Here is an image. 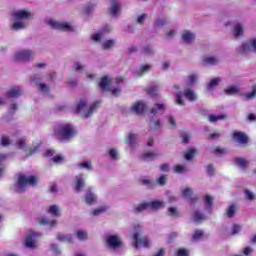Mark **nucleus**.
I'll list each match as a JSON object with an SVG mask.
<instances>
[{"mask_svg": "<svg viewBox=\"0 0 256 256\" xmlns=\"http://www.w3.org/2000/svg\"><path fill=\"white\" fill-rule=\"evenodd\" d=\"M77 135V130L73 125L66 123V124H59L54 129V137L61 143H65V141H71Z\"/></svg>", "mask_w": 256, "mask_h": 256, "instance_id": "1", "label": "nucleus"}, {"mask_svg": "<svg viewBox=\"0 0 256 256\" xmlns=\"http://www.w3.org/2000/svg\"><path fill=\"white\" fill-rule=\"evenodd\" d=\"M39 183V176H25L24 174H18L17 181L15 184V190L17 193H25L29 185L31 187H37Z\"/></svg>", "mask_w": 256, "mask_h": 256, "instance_id": "2", "label": "nucleus"}, {"mask_svg": "<svg viewBox=\"0 0 256 256\" xmlns=\"http://www.w3.org/2000/svg\"><path fill=\"white\" fill-rule=\"evenodd\" d=\"M142 232H136L133 234L132 239L134 240L133 242V247L135 249H139V247H144L145 249H149L151 247V240H149V237L147 236H141Z\"/></svg>", "mask_w": 256, "mask_h": 256, "instance_id": "3", "label": "nucleus"}, {"mask_svg": "<svg viewBox=\"0 0 256 256\" xmlns=\"http://www.w3.org/2000/svg\"><path fill=\"white\" fill-rule=\"evenodd\" d=\"M106 243L110 249H119L123 245V240L117 235H110L107 237Z\"/></svg>", "mask_w": 256, "mask_h": 256, "instance_id": "4", "label": "nucleus"}, {"mask_svg": "<svg viewBox=\"0 0 256 256\" xmlns=\"http://www.w3.org/2000/svg\"><path fill=\"white\" fill-rule=\"evenodd\" d=\"M232 139L237 143H240V145H247L249 143V136H247L245 132L235 131L232 134Z\"/></svg>", "mask_w": 256, "mask_h": 256, "instance_id": "5", "label": "nucleus"}, {"mask_svg": "<svg viewBox=\"0 0 256 256\" xmlns=\"http://www.w3.org/2000/svg\"><path fill=\"white\" fill-rule=\"evenodd\" d=\"M33 57V51L22 50L17 52L14 56L15 61H30Z\"/></svg>", "mask_w": 256, "mask_h": 256, "instance_id": "6", "label": "nucleus"}, {"mask_svg": "<svg viewBox=\"0 0 256 256\" xmlns=\"http://www.w3.org/2000/svg\"><path fill=\"white\" fill-rule=\"evenodd\" d=\"M49 23L53 29H59L60 31H73V27L67 22L59 23L55 20H50Z\"/></svg>", "mask_w": 256, "mask_h": 256, "instance_id": "7", "label": "nucleus"}, {"mask_svg": "<svg viewBox=\"0 0 256 256\" xmlns=\"http://www.w3.org/2000/svg\"><path fill=\"white\" fill-rule=\"evenodd\" d=\"M157 157H161V153H159V150H150L140 155V159L142 161H153V159H157Z\"/></svg>", "mask_w": 256, "mask_h": 256, "instance_id": "8", "label": "nucleus"}, {"mask_svg": "<svg viewBox=\"0 0 256 256\" xmlns=\"http://www.w3.org/2000/svg\"><path fill=\"white\" fill-rule=\"evenodd\" d=\"M22 95L23 90L19 86H14L6 92V97H8V99H17V97H21Z\"/></svg>", "mask_w": 256, "mask_h": 256, "instance_id": "9", "label": "nucleus"}, {"mask_svg": "<svg viewBox=\"0 0 256 256\" xmlns=\"http://www.w3.org/2000/svg\"><path fill=\"white\" fill-rule=\"evenodd\" d=\"M109 85H111V79L107 76H103L99 82L100 89H102V91H111V87Z\"/></svg>", "mask_w": 256, "mask_h": 256, "instance_id": "10", "label": "nucleus"}, {"mask_svg": "<svg viewBox=\"0 0 256 256\" xmlns=\"http://www.w3.org/2000/svg\"><path fill=\"white\" fill-rule=\"evenodd\" d=\"M145 109H147V106L141 101L136 102L132 106V111H135L137 115H143V113H145Z\"/></svg>", "mask_w": 256, "mask_h": 256, "instance_id": "11", "label": "nucleus"}, {"mask_svg": "<svg viewBox=\"0 0 256 256\" xmlns=\"http://www.w3.org/2000/svg\"><path fill=\"white\" fill-rule=\"evenodd\" d=\"M74 189L77 193H81V190L83 187H85V179H83L81 176H76L74 180Z\"/></svg>", "mask_w": 256, "mask_h": 256, "instance_id": "12", "label": "nucleus"}, {"mask_svg": "<svg viewBox=\"0 0 256 256\" xmlns=\"http://www.w3.org/2000/svg\"><path fill=\"white\" fill-rule=\"evenodd\" d=\"M85 201L87 205H93L95 201H97V196L91 191V188L87 189V193L85 195Z\"/></svg>", "mask_w": 256, "mask_h": 256, "instance_id": "13", "label": "nucleus"}, {"mask_svg": "<svg viewBox=\"0 0 256 256\" xmlns=\"http://www.w3.org/2000/svg\"><path fill=\"white\" fill-rule=\"evenodd\" d=\"M167 111V107H165V104L156 103L155 108H152L150 112L152 115H157V113H160V115H163Z\"/></svg>", "mask_w": 256, "mask_h": 256, "instance_id": "14", "label": "nucleus"}, {"mask_svg": "<svg viewBox=\"0 0 256 256\" xmlns=\"http://www.w3.org/2000/svg\"><path fill=\"white\" fill-rule=\"evenodd\" d=\"M13 16L17 20L29 19V17H31V13L26 10H19L18 12H15Z\"/></svg>", "mask_w": 256, "mask_h": 256, "instance_id": "15", "label": "nucleus"}, {"mask_svg": "<svg viewBox=\"0 0 256 256\" xmlns=\"http://www.w3.org/2000/svg\"><path fill=\"white\" fill-rule=\"evenodd\" d=\"M182 39L185 43H193L195 41V34L189 32V30H185L182 34Z\"/></svg>", "mask_w": 256, "mask_h": 256, "instance_id": "16", "label": "nucleus"}, {"mask_svg": "<svg viewBox=\"0 0 256 256\" xmlns=\"http://www.w3.org/2000/svg\"><path fill=\"white\" fill-rule=\"evenodd\" d=\"M112 6L110 9V13L111 15H113V17H115L117 15V13H119L120 9H121V5H119L118 0H111Z\"/></svg>", "mask_w": 256, "mask_h": 256, "instance_id": "17", "label": "nucleus"}, {"mask_svg": "<svg viewBox=\"0 0 256 256\" xmlns=\"http://www.w3.org/2000/svg\"><path fill=\"white\" fill-rule=\"evenodd\" d=\"M136 139H137V136L133 133H130L127 136L126 143H127V145H129V147H131V149H135Z\"/></svg>", "mask_w": 256, "mask_h": 256, "instance_id": "18", "label": "nucleus"}, {"mask_svg": "<svg viewBox=\"0 0 256 256\" xmlns=\"http://www.w3.org/2000/svg\"><path fill=\"white\" fill-rule=\"evenodd\" d=\"M33 237H35V232H32L31 234H28L26 236L25 246L33 249L35 247V242H33Z\"/></svg>", "mask_w": 256, "mask_h": 256, "instance_id": "19", "label": "nucleus"}, {"mask_svg": "<svg viewBox=\"0 0 256 256\" xmlns=\"http://www.w3.org/2000/svg\"><path fill=\"white\" fill-rule=\"evenodd\" d=\"M99 109V102H94L88 109L87 113L85 114L86 119L91 117L95 111Z\"/></svg>", "mask_w": 256, "mask_h": 256, "instance_id": "20", "label": "nucleus"}, {"mask_svg": "<svg viewBox=\"0 0 256 256\" xmlns=\"http://www.w3.org/2000/svg\"><path fill=\"white\" fill-rule=\"evenodd\" d=\"M149 203V207H151V209H161V207H165V203L163 201H159V200H154Z\"/></svg>", "mask_w": 256, "mask_h": 256, "instance_id": "21", "label": "nucleus"}, {"mask_svg": "<svg viewBox=\"0 0 256 256\" xmlns=\"http://www.w3.org/2000/svg\"><path fill=\"white\" fill-rule=\"evenodd\" d=\"M235 213H237V206H235V204H232L226 210V217H228V219H231V217H233Z\"/></svg>", "mask_w": 256, "mask_h": 256, "instance_id": "22", "label": "nucleus"}, {"mask_svg": "<svg viewBox=\"0 0 256 256\" xmlns=\"http://www.w3.org/2000/svg\"><path fill=\"white\" fill-rule=\"evenodd\" d=\"M151 71V65L150 64H145L140 67V70L138 71V77H143L145 73H149Z\"/></svg>", "mask_w": 256, "mask_h": 256, "instance_id": "23", "label": "nucleus"}, {"mask_svg": "<svg viewBox=\"0 0 256 256\" xmlns=\"http://www.w3.org/2000/svg\"><path fill=\"white\" fill-rule=\"evenodd\" d=\"M57 239L58 241H63L64 243H73V236L71 235L58 234Z\"/></svg>", "mask_w": 256, "mask_h": 256, "instance_id": "24", "label": "nucleus"}, {"mask_svg": "<svg viewBox=\"0 0 256 256\" xmlns=\"http://www.w3.org/2000/svg\"><path fill=\"white\" fill-rule=\"evenodd\" d=\"M223 119H225V115L224 114H220V115H213V114H211L208 117V121L210 123H217V121H221Z\"/></svg>", "mask_w": 256, "mask_h": 256, "instance_id": "25", "label": "nucleus"}, {"mask_svg": "<svg viewBox=\"0 0 256 256\" xmlns=\"http://www.w3.org/2000/svg\"><path fill=\"white\" fill-rule=\"evenodd\" d=\"M185 97L188 101H197V95L191 89L186 90Z\"/></svg>", "mask_w": 256, "mask_h": 256, "instance_id": "26", "label": "nucleus"}, {"mask_svg": "<svg viewBox=\"0 0 256 256\" xmlns=\"http://www.w3.org/2000/svg\"><path fill=\"white\" fill-rule=\"evenodd\" d=\"M86 107H87V99L80 100L76 106L75 113H81V111H83V109H85Z\"/></svg>", "mask_w": 256, "mask_h": 256, "instance_id": "27", "label": "nucleus"}, {"mask_svg": "<svg viewBox=\"0 0 256 256\" xmlns=\"http://www.w3.org/2000/svg\"><path fill=\"white\" fill-rule=\"evenodd\" d=\"M109 210V206H100L92 211V215H101Z\"/></svg>", "mask_w": 256, "mask_h": 256, "instance_id": "28", "label": "nucleus"}, {"mask_svg": "<svg viewBox=\"0 0 256 256\" xmlns=\"http://www.w3.org/2000/svg\"><path fill=\"white\" fill-rule=\"evenodd\" d=\"M48 213H50V215H53V217L61 216V213H59V207H57V205L50 206L48 209Z\"/></svg>", "mask_w": 256, "mask_h": 256, "instance_id": "29", "label": "nucleus"}, {"mask_svg": "<svg viewBox=\"0 0 256 256\" xmlns=\"http://www.w3.org/2000/svg\"><path fill=\"white\" fill-rule=\"evenodd\" d=\"M234 163L238 165L239 167H247L249 165V162L245 158L237 157L234 159Z\"/></svg>", "mask_w": 256, "mask_h": 256, "instance_id": "30", "label": "nucleus"}, {"mask_svg": "<svg viewBox=\"0 0 256 256\" xmlns=\"http://www.w3.org/2000/svg\"><path fill=\"white\" fill-rule=\"evenodd\" d=\"M197 153H198L197 149H190L186 152L184 157L187 161H191V159H193V157H195Z\"/></svg>", "mask_w": 256, "mask_h": 256, "instance_id": "31", "label": "nucleus"}, {"mask_svg": "<svg viewBox=\"0 0 256 256\" xmlns=\"http://www.w3.org/2000/svg\"><path fill=\"white\" fill-rule=\"evenodd\" d=\"M142 185H147L148 189H155V187H157V183L149 179H143Z\"/></svg>", "mask_w": 256, "mask_h": 256, "instance_id": "32", "label": "nucleus"}, {"mask_svg": "<svg viewBox=\"0 0 256 256\" xmlns=\"http://www.w3.org/2000/svg\"><path fill=\"white\" fill-rule=\"evenodd\" d=\"M239 91L238 86H229L225 89L226 95H237V92Z\"/></svg>", "mask_w": 256, "mask_h": 256, "instance_id": "33", "label": "nucleus"}, {"mask_svg": "<svg viewBox=\"0 0 256 256\" xmlns=\"http://www.w3.org/2000/svg\"><path fill=\"white\" fill-rule=\"evenodd\" d=\"M149 207V202H144L142 204H139L135 210H134V213H141L143 211H145V209H148Z\"/></svg>", "mask_w": 256, "mask_h": 256, "instance_id": "34", "label": "nucleus"}, {"mask_svg": "<svg viewBox=\"0 0 256 256\" xmlns=\"http://www.w3.org/2000/svg\"><path fill=\"white\" fill-rule=\"evenodd\" d=\"M213 196H210V195H205L204 196V203L206 204V207L208 209H212L213 207Z\"/></svg>", "mask_w": 256, "mask_h": 256, "instance_id": "35", "label": "nucleus"}, {"mask_svg": "<svg viewBox=\"0 0 256 256\" xmlns=\"http://www.w3.org/2000/svg\"><path fill=\"white\" fill-rule=\"evenodd\" d=\"M202 61L205 65H217L218 60L215 57H205Z\"/></svg>", "mask_w": 256, "mask_h": 256, "instance_id": "36", "label": "nucleus"}, {"mask_svg": "<svg viewBox=\"0 0 256 256\" xmlns=\"http://www.w3.org/2000/svg\"><path fill=\"white\" fill-rule=\"evenodd\" d=\"M240 35H243V26L236 24L234 26V37H240Z\"/></svg>", "mask_w": 256, "mask_h": 256, "instance_id": "37", "label": "nucleus"}, {"mask_svg": "<svg viewBox=\"0 0 256 256\" xmlns=\"http://www.w3.org/2000/svg\"><path fill=\"white\" fill-rule=\"evenodd\" d=\"M193 219H194V221L199 223V221H203V219H205V215L199 211H194Z\"/></svg>", "mask_w": 256, "mask_h": 256, "instance_id": "38", "label": "nucleus"}, {"mask_svg": "<svg viewBox=\"0 0 256 256\" xmlns=\"http://www.w3.org/2000/svg\"><path fill=\"white\" fill-rule=\"evenodd\" d=\"M78 167L80 169H87L88 171H91V169H93V167L91 166V160L79 163Z\"/></svg>", "mask_w": 256, "mask_h": 256, "instance_id": "39", "label": "nucleus"}, {"mask_svg": "<svg viewBox=\"0 0 256 256\" xmlns=\"http://www.w3.org/2000/svg\"><path fill=\"white\" fill-rule=\"evenodd\" d=\"M156 183L161 185V187L167 185V175L162 174L158 179H156Z\"/></svg>", "mask_w": 256, "mask_h": 256, "instance_id": "40", "label": "nucleus"}, {"mask_svg": "<svg viewBox=\"0 0 256 256\" xmlns=\"http://www.w3.org/2000/svg\"><path fill=\"white\" fill-rule=\"evenodd\" d=\"M146 93L147 95H149V97H157V87L155 86L148 87L146 89Z\"/></svg>", "mask_w": 256, "mask_h": 256, "instance_id": "41", "label": "nucleus"}, {"mask_svg": "<svg viewBox=\"0 0 256 256\" xmlns=\"http://www.w3.org/2000/svg\"><path fill=\"white\" fill-rule=\"evenodd\" d=\"M76 237L80 241H87V233L85 231H83V230H78L76 232Z\"/></svg>", "mask_w": 256, "mask_h": 256, "instance_id": "42", "label": "nucleus"}, {"mask_svg": "<svg viewBox=\"0 0 256 256\" xmlns=\"http://www.w3.org/2000/svg\"><path fill=\"white\" fill-rule=\"evenodd\" d=\"M12 29H14V31H19L20 29H25V23L23 22H14L12 24Z\"/></svg>", "mask_w": 256, "mask_h": 256, "instance_id": "43", "label": "nucleus"}, {"mask_svg": "<svg viewBox=\"0 0 256 256\" xmlns=\"http://www.w3.org/2000/svg\"><path fill=\"white\" fill-rule=\"evenodd\" d=\"M16 145L18 149H25L27 145V140H25V138H20L17 140Z\"/></svg>", "mask_w": 256, "mask_h": 256, "instance_id": "44", "label": "nucleus"}, {"mask_svg": "<svg viewBox=\"0 0 256 256\" xmlns=\"http://www.w3.org/2000/svg\"><path fill=\"white\" fill-rule=\"evenodd\" d=\"M221 82V78H214L208 84V89H213V87H217Z\"/></svg>", "mask_w": 256, "mask_h": 256, "instance_id": "45", "label": "nucleus"}, {"mask_svg": "<svg viewBox=\"0 0 256 256\" xmlns=\"http://www.w3.org/2000/svg\"><path fill=\"white\" fill-rule=\"evenodd\" d=\"M256 96V84L252 86V91L245 94L246 99H253Z\"/></svg>", "mask_w": 256, "mask_h": 256, "instance_id": "46", "label": "nucleus"}, {"mask_svg": "<svg viewBox=\"0 0 256 256\" xmlns=\"http://www.w3.org/2000/svg\"><path fill=\"white\" fill-rule=\"evenodd\" d=\"M168 215L170 217H179V211H177V208H175V207H170L168 209Z\"/></svg>", "mask_w": 256, "mask_h": 256, "instance_id": "47", "label": "nucleus"}, {"mask_svg": "<svg viewBox=\"0 0 256 256\" xmlns=\"http://www.w3.org/2000/svg\"><path fill=\"white\" fill-rule=\"evenodd\" d=\"M206 173H208L210 177L215 176V167L213 166V164H209L208 166H206Z\"/></svg>", "mask_w": 256, "mask_h": 256, "instance_id": "48", "label": "nucleus"}, {"mask_svg": "<svg viewBox=\"0 0 256 256\" xmlns=\"http://www.w3.org/2000/svg\"><path fill=\"white\" fill-rule=\"evenodd\" d=\"M115 46V40H107L103 43V49H111Z\"/></svg>", "mask_w": 256, "mask_h": 256, "instance_id": "49", "label": "nucleus"}, {"mask_svg": "<svg viewBox=\"0 0 256 256\" xmlns=\"http://www.w3.org/2000/svg\"><path fill=\"white\" fill-rule=\"evenodd\" d=\"M176 103L177 105H185V103L183 102V92H178L176 95Z\"/></svg>", "mask_w": 256, "mask_h": 256, "instance_id": "50", "label": "nucleus"}, {"mask_svg": "<svg viewBox=\"0 0 256 256\" xmlns=\"http://www.w3.org/2000/svg\"><path fill=\"white\" fill-rule=\"evenodd\" d=\"M180 137L182 139V143H185V144L189 143V139H191V136L187 134V132H182L180 134Z\"/></svg>", "mask_w": 256, "mask_h": 256, "instance_id": "51", "label": "nucleus"}, {"mask_svg": "<svg viewBox=\"0 0 256 256\" xmlns=\"http://www.w3.org/2000/svg\"><path fill=\"white\" fill-rule=\"evenodd\" d=\"M183 195L184 197H187L188 199H191L193 197V189L191 188H186L183 190Z\"/></svg>", "mask_w": 256, "mask_h": 256, "instance_id": "52", "label": "nucleus"}, {"mask_svg": "<svg viewBox=\"0 0 256 256\" xmlns=\"http://www.w3.org/2000/svg\"><path fill=\"white\" fill-rule=\"evenodd\" d=\"M251 51V45L245 43L240 48V53H249Z\"/></svg>", "mask_w": 256, "mask_h": 256, "instance_id": "53", "label": "nucleus"}, {"mask_svg": "<svg viewBox=\"0 0 256 256\" xmlns=\"http://www.w3.org/2000/svg\"><path fill=\"white\" fill-rule=\"evenodd\" d=\"M188 83H189V85H195V83H197V75H195V74L189 75Z\"/></svg>", "mask_w": 256, "mask_h": 256, "instance_id": "54", "label": "nucleus"}, {"mask_svg": "<svg viewBox=\"0 0 256 256\" xmlns=\"http://www.w3.org/2000/svg\"><path fill=\"white\" fill-rule=\"evenodd\" d=\"M239 231H241V225H239V224H234V225L232 226L231 235H237V233H239Z\"/></svg>", "mask_w": 256, "mask_h": 256, "instance_id": "55", "label": "nucleus"}, {"mask_svg": "<svg viewBox=\"0 0 256 256\" xmlns=\"http://www.w3.org/2000/svg\"><path fill=\"white\" fill-rule=\"evenodd\" d=\"M10 144H11V140H9V137L3 136L2 139H1V145L3 147H7Z\"/></svg>", "mask_w": 256, "mask_h": 256, "instance_id": "56", "label": "nucleus"}, {"mask_svg": "<svg viewBox=\"0 0 256 256\" xmlns=\"http://www.w3.org/2000/svg\"><path fill=\"white\" fill-rule=\"evenodd\" d=\"M93 9H95V4H89L84 8V13H86V15H89V13L93 11Z\"/></svg>", "mask_w": 256, "mask_h": 256, "instance_id": "57", "label": "nucleus"}, {"mask_svg": "<svg viewBox=\"0 0 256 256\" xmlns=\"http://www.w3.org/2000/svg\"><path fill=\"white\" fill-rule=\"evenodd\" d=\"M245 195L249 201H253L255 199V194L249 190H245Z\"/></svg>", "mask_w": 256, "mask_h": 256, "instance_id": "58", "label": "nucleus"}, {"mask_svg": "<svg viewBox=\"0 0 256 256\" xmlns=\"http://www.w3.org/2000/svg\"><path fill=\"white\" fill-rule=\"evenodd\" d=\"M203 235V230H195L193 234V239H201V236Z\"/></svg>", "mask_w": 256, "mask_h": 256, "instance_id": "59", "label": "nucleus"}, {"mask_svg": "<svg viewBox=\"0 0 256 256\" xmlns=\"http://www.w3.org/2000/svg\"><path fill=\"white\" fill-rule=\"evenodd\" d=\"M146 20H147V14H142L137 18V23L141 25L145 23Z\"/></svg>", "mask_w": 256, "mask_h": 256, "instance_id": "60", "label": "nucleus"}, {"mask_svg": "<svg viewBox=\"0 0 256 256\" xmlns=\"http://www.w3.org/2000/svg\"><path fill=\"white\" fill-rule=\"evenodd\" d=\"M167 21H165L164 19H158L155 22V27H163L164 25H166Z\"/></svg>", "mask_w": 256, "mask_h": 256, "instance_id": "61", "label": "nucleus"}, {"mask_svg": "<svg viewBox=\"0 0 256 256\" xmlns=\"http://www.w3.org/2000/svg\"><path fill=\"white\" fill-rule=\"evenodd\" d=\"M39 89L43 93H47V91H49V86H47L45 83H40L39 84Z\"/></svg>", "mask_w": 256, "mask_h": 256, "instance_id": "62", "label": "nucleus"}, {"mask_svg": "<svg viewBox=\"0 0 256 256\" xmlns=\"http://www.w3.org/2000/svg\"><path fill=\"white\" fill-rule=\"evenodd\" d=\"M177 256H189V252H187L186 249L181 248L177 251Z\"/></svg>", "mask_w": 256, "mask_h": 256, "instance_id": "63", "label": "nucleus"}, {"mask_svg": "<svg viewBox=\"0 0 256 256\" xmlns=\"http://www.w3.org/2000/svg\"><path fill=\"white\" fill-rule=\"evenodd\" d=\"M109 156L111 157V159H117V150L110 149Z\"/></svg>", "mask_w": 256, "mask_h": 256, "instance_id": "64", "label": "nucleus"}]
</instances>
